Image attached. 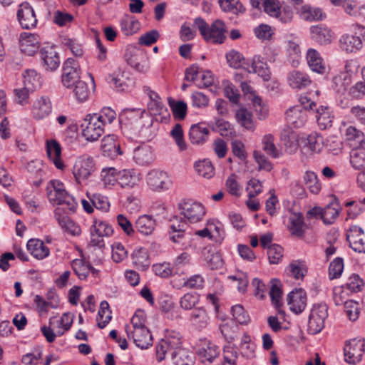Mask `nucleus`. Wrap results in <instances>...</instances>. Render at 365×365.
I'll use <instances>...</instances> for the list:
<instances>
[{"instance_id": "f257e3e1", "label": "nucleus", "mask_w": 365, "mask_h": 365, "mask_svg": "<svg viewBox=\"0 0 365 365\" xmlns=\"http://www.w3.org/2000/svg\"><path fill=\"white\" fill-rule=\"evenodd\" d=\"M48 201L53 205H58L54 210V217L58 225L68 233L73 236L80 235L81 227L69 215L76 212L77 201L65 189L63 184L58 180H51L46 187Z\"/></svg>"}, {"instance_id": "f03ea898", "label": "nucleus", "mask_w": 365, "mask_h": 365, "mask_svg": "<svg viewBox=\"0 0 365 365\" xmlns=\"http://www.w3.org/2000/svg\"><path fill=\"white\" fill-rule=\"evenodd\" d=\"M181 337L179 333L171 331L166 334L156 345V358L158 361H162L167 356L174 365H192L194 355L187 349L182 348Z\"/></svg>"}, {"instance_id": "7ed1b4c3", "label": "nucleus", "mask_w": 365, "mask_h": 365, "mask_svg": "<svg viewBox=\"0 0 365 365\" xmlns=\"http://www.w3.org/2000/svg\"><path fill=\"white\" fill-rule=\"evenodd\" d=\"M194 26L197 28L200 34L207 42L215 44L224 43L227 36V28L224 21L217 19L210 26L202 18L197 17L194 20Z\"/></svg>"}, {"instance_id": "20e7f679", "label": "nucleus", "mask_w": 365, "mask_h": 365, "mask_svg": "<svg viewBox=\"0 0 365 365\" xmlns=\"http://www.w3.org/2000/svg\"><path fill=\"white\" fill-rule=\"evenodd\" d=\"M328 317V307L325 304H314L309 316L307 331L310 334L319 333L324 327Z\"/></svg>"}, {"instance_id": "39448f33", "label": "nucleus", "mask_w": 365, "mask_h": 365, "mask_svg": "<svg viewBox=\"0 0 365 365\" xmlns=\"http://www.w3.org/2000/svg\"><path fill=\"white\" fill-rule=\"evenodd\" d=\"M124 58L128 65L140 73H145L150 68L147 55L134 46L127 47Z\"/></svg>"}, {"instance_id": "423d86ee", "label": "nucleus", "mask_w": 365, "mask_h": 365, "mask_svg": "<svg viewBox=\"0 0 365 365\" xmlns=\"http://www.w3.org/2000/svg\"><path fill=\"white\" fill-rule=\"evenodd\" d=\"M83 136L86 140H97L104 133L103 123L96 119V115L88 114L81 124Z\"/></svg>"}, {"instance_id": "0eeeda50", "label": "nucleus", "mask_w": 365, "mask_h": 365, "mask_svg": "<svg viewBox=\"0 0 365 365\" xmlns=\"http://www.w3.org/2000/svg\"><path fill=\"white\" fill-rule=\"evenodd\" d=\"M180 214L190 223H196L202 220L205 215V208L200 202L192 200H184L178 204Z\"/></svg>"}, {"instance_id": "6e6552de", "label": "nucleus", "mask_w": 365, "mask_h": 365, "mask_svg": "<svg viewBox=\"0 0 365 365\" xmlns=\"http://www.w3.org/2000/svg\"><path fill=\"white\" fill-rule=\"evenodd\" d=\"M81 69L78 63L72 58H67L63 64L61 82L63 85L71 88L80 81Z\"/></svg>"}, {"instance_id": "1a4fd4ad", "label": "nucleus", "mask_w": 365, "mask_h": 365, "mask_svg": "<svg viewBox=\"0 0 365 365\" xmlns=\"http://www.w3.org/2000/svg\"><path fill=\"white\" fill-rule=\"evenodd\" d=\"M146 182L152 190L157 192L168 190L172 185V181L168 173L158 169L151 170L147 174Z\"/></svg>"}, {"instance_id": "9d476101", "label": "nucleus", "mask_w": 365, "mask_h": 365, "mask_svg": "<svg viewBox=\"0 0 365 365\" xmlns=\"http://www.w3.org/2000/svg\"><path fill=\"white\" fill-rule=\"evenodd\" d=\"M107 81L117 91H127L135 86V80L130 72L121 68L110 74Z\"/></svg>"}, {"instance_id": "9b49d317", "label": "nucleus", "mask_w": 365, "mask_h": 365, "mask_svg": "<svg viewBox=\"0 0 365 365\" xmlns=\"http://www.w3.org/2000/svg\"><path fill=\"white\" fill-rule=\"evenodd\" d=\"M344 351L345 361L350 364H356L361 360L365 352L364 339L350 340L346 344Z\"/></svg>"}, {"instance_id": "f8f14e48", "label": "nucleus", "mask_w": 365, "mask_h": 365, "mask_svg": "<svg viewBox=\"0 0 365 365\" xmlns=\"http://www.w3.org/2000/svg\"><path fill=\"white\" fill-rule=\"evenodd\" d=\"M93 158L88 155H81L76 160L73 174L77 183L80 184L91 175L93 170Z\"/></svg>"}, {"instance_id": "ddd939ff", "label": "nucleus", "mask_w": 365, "mask_h": 365, "mask_svg": "<svg viewBox=\"0 0 365 365\" xmlns=\"http://www.w3.org/2000/svg\"><path fill=\"white\" fill-rule=\"evenodd\" d=\"M16 16L23 29L29 30L36 26L38 21L34 9L28 2H23L19 6Z\"/></svg>"}, {"instance_id": "4468645a", "label": "nucleus", "mask_w": 365, "mask_h": 365, "mask_svg": "<svg viewBox=\"0 0 365 365\" xmlns=\"http://www.w3.org/2000/svg\"><path fill=\"white\" fill-rule=\"evenodd\" d=\"M40 58L43 68L54 71L60 66V56L54 46H46L39 50Z\"/></svg>"}, {"instance_id": "2eb2a0df", "label": "nucleus", "mask_w": 365, "mask_h": 365, "mask_svg": "<svg viewBox=\"0 0 365 365\" xmlns=\"http://www.w3.org/2000/svg\"><path fill=\"white\" fill-rule=\"evenodd\" d=\"M125 331L128 339H133L134 344L141 349H148L153 344L152 335L147 327L130 330L126 325Z\"/></svg>"}, {"instance_id": "dca6fc26", "label": "nucleus", "mask_w": 365, "mask_h": 365, "mask_svg": "<svg viewBox=\"0 0 365 365\" xmlns=\"http://www.w3.org/2000/svg\"><path fill=\"white\" fill-rule=\"evenodd\" d=\"M334 36L331 29L324 24L313 25L310 27V38L319 45L325 46L331 43Z\"/></svg>"}, {"instance_id": "f3484780", "label": "nucleus", "mask_w": 365, "mask_h": 365, "mask_svg": "<svg viewBox=\"0 0 365 365\" xmlns=\"http://www.w3.org/2000/svg\"><path fill=\"white\" fill-rule=\"evenodd\" d=\"M141 175L135 169H124L117 172V183L123 188L131 189L138 185Z\"/></svg>"}, {"instance_id": "a211bd4d", "label": "nucleus", "mask_w": 365, "mask_h": 365, "mask_svg": "<svg viewBox=\"0 0 365 365\" xmlns=\"http://www.w3.org/2000/svg\"><path fill=\"white\" fill-rule=\"evenodd\" d=\"M289 309L295 314L302 313L307 307V294L302 289L292 291L287 296Z\"/></svg>"}, {"instance_id": "6ab92c4d", "label": "nucleus", "mask_w": 365, "mask_h": 365, "mask_svg": "<svg viewBox=\"0 0 365 365\" xmlns=\"http://www.w3.org/2000/svg\"><path fill=\"white\" fill-rule=\"evenodd\" d=\"M346 238L350 247L358 252H365V240L364 239V231L361 227L357 225L350 227Z\"/></svg>"}, {"instance_id": "aec40b11", "label": "nucleus", "mask_w": 365, "mask_h": 365, "mask_svg": "<svg viewBox=\"0 0 365 365\" xmlns=\"http://www.w3.org/2000/svg\"><path fill=\"white\" fill-rule=\"evenodd\" d=\"M38 49V36L26 32L21 34L20 50L22 53L32 56Z\"/></svg>"}, {"instance_id": "412c9836", "label": "nucleus", "mask_w": 365, "mask_h": 365, "mask_svg": "<svg viewBox=\"0 0 365 365\" xmlns=\"http://www.w3.org/2000/svg\"><path fill=\"white\" fill-rule=\"evenodd\" d=\"M188 135L191 143L202 145L208 140L210 130L203 123H199L191 125Z\"/></svg>"}, {"instance_id": "4be33fe9", "label": "nucleus", "mask_w": 365, "mask_h": 365, "mask_svg": "<svg viewBox=\"0 0 365 365\" xmlns=\"http://www.w3.org/2000/svg\"><path fill=\"white\" fill-rule=\"evenodd\" d=\"M170 222L169 238L174 243H180L185 237V231L188 227L187 223L185 220L178 217H174Z\"/></svg>"}, {"instance_id": "5701e85b", "label": "nucleus", "mask_w": 365, "mask_h": 365, "mask_svg": "<svg viewBox=\"0 0 365 365\" xmlns=\"http://www.w3.org/2000/svg\"><path fill=\"white\" fill-rule=\"evenodd\" d=\"M46 153L56 168L64 169L65 165L61 159V148L56 140L52 139L46 141Z\"/></svg>"}, {"instance_id": "b1692460", "label": "nucleus", "mask_w": 365, "mask_h": 365, "mask_svg": "<svg viewBox=\"0 0 365 365\" xmlns=\"http://www.w3.org/2000/svg\"><path fill=\"white\" fill-rule=\"evenodd\" d=\"M101 150L104 156L115 158L122 154L119 143L115 135L105 136L101 142Z\"/></svg>"}, {"instance_id": "393cba45", "label": "nucleus", "mask_w": 365, "mask_h": 365, "mask_svg": "<svg viewBox=\"0 0 365 365\" xmlns=\"http://www.w3.org/2000/svg\"><path fill=\"white\" fill-rule=\"evenodd\" d=\"M341 207L338 198L332 195L331 200L323 209V222L325 225H331L339 217Z\"/></svg>"}, {"instance_id": "a878e982", "label": "nucleus", "mask_w": 365, "mask_h": 365, "mask_svg": "<svg viewBox=\"0 0 365 365\" xmlns=\"http://www.w3.org/2000/svg\"><path fill=\"white\" fill-rule=\"evenodd\" d=\"M286 119L289 124L294 128H300L304 125L307 116L305 110L301 106H295L288 109L286 112Z\"/></svg>"}, {"instance_id": "bb28decb", "label": "nucleus", "mask_w": 365, "mask_h": 365, "mask_svg": "<svg viewBox=\"0 0 365 365\" xmlns=\"http://www.w3.org/2000/svg\"><path fill=\"white\" fill-rule=\"evenodd\" d=\"M362 46V41L359 36L346 34L339 38L340 48L348 53L359 51Z\"/></svg>"}, {"instance_id": "cd10ccee", "label": "nucleus", "mask_w": 365, "mask_h": 365, "mask_svg": "<svg viewBox=\"0 0 365 365\" xmlns=\"http://www.w3.org/2000/svg\"><path fill=\"white\" fill-rule=\"evenodd\" d=\"M247 71L249 73H257L264 81H269L270 78L269 68L263 58L259 56H255L250 60V68Z\"/></svg>"}, {"instance_id": "c85d7f7f", "label": "nucleus", "mask_w": 365, "mask_h": 365, "mask_svg": "<svg viewBox=\"0 0 365 365\" xmlns=\"http://www.w3.org/2000/svg\"><path fill=\"white\" fill-rule=\"evenodd\" d=\"M28 251L37 259H43L50 254L49 249L44 245L43 242L38 239H30L26 244Z\"/></svg>"}, {"instance_id": "c756f323", "label": "nucleus", "mask_w": 365, "mask_h": 365, "mask_svg": "<svg viewBox=\"0 0 365 365\" xmlns=\"http://www.w3.org/2000/svg\"><path fill=\"white\" fill-rule=\"evenodd\" d=\"M287 81L289 86L294 89H302L311 83V80L307 73L295 70L288 73Z\"/></svg>"}, {"instance_id": "7c9ffc66", "label": "nucleus", "mask_w": 365, "mask_h": 365, "mask_svg": "<svg viewBox=\"0 0 365 365\" xmlns=\"http://www.w3.org/2000/svg\"><path fill=\"white\" fill-rule=\"evenodd\" d=\"M288 230L292 236L302 238L304 237L307 225L303 216L298 213L289 217Z\"/></svg>"}, {"instance_id": "2f4dec72", "label": "nucleus", "mask_w": 365, "mask_h": 365, "mask_svg": "<svg viewBox=\"0 0 365 365\" xmlns=\"http://www.w3.org/2000/svg\"><path fill=\"white\" fill-rule=\"evenodd\" d=\"M156 226L155 220L150 215H143L138 217L135 223V227L143 235H150Z\"/></svg>"}, {"instance_id": "473e14b6", "label": "nucleus", "mask_w": 365, "mask_h": 365, "mask_svg": "<svg viewBox=\"0 0 365 365\" xmlns=\"http://www.w3.org/2000/svg\"><path fill=\"white\" fill-rule=\"evenodd\" d=\"M307 60L312 71L322 74L326 68L320 53L314 48H309L307 51Z\"/></svg>"}, {"instance_id": "72a5a7b5", "label": "nucleus", "mask_w": 365, "mask_h": 365, "mask_svg": "<svg viewBox=\"0 0 365 365\" xmlns=\"http://www.w3.org/2000/svg\"><path fill=\"white\" fill-rule=\"evenodd\" d=\"M133 158L140 165L150 164L153 160L151 148L145 144L137 147L133 151Z\"/></svg>"}, {"instance_id": "f704fd0d", "label": "nucleus", "mask_w": 365, "mask_h": 365, "mask_svg": "<svg viewBox=\"0 0 365 365\" xmlns=\"http://www.w3.org/2000/svg\"><path fill=\"white\" fill-rule=\"evenodd\" d=\"M51 110L52 107L49 99L41 97L34 103L32 113L35 118L43 119L50 114Z\"/></svg>"}, {"instance_id": "c9c22d12", "label": "nucleus", "mask_w": 365, "mask_h": 365, "mask_svg": "<svg viewBox=\"0 0 365 365\" xmlns=\"http://www.w3.org/2000/svg\"><path fill=\"white\" fill-rule=\"evenodd\" d=\"M189 320L196 329H202L207 325L209 317L205 309L198 307L191 312Z\"/></svg>"}, {"instance_id": "e433bc0d", "label": "nucleus", "mask_w": 365, "mask_h": 365, "mask_svg": "<svg viewBox=\"0 0 365 365\" xmlns=\"http://www.w3.org/2000/svg\"><path fill=\"white\" fill-rule=\"evenodd\" d=\"M317 121L321 129L325 130L331 127L334 115L328 106H320L317 109Z\"/></svg>"}, {"instance_id": "4c0bfd02", "label": "nucleus", "mask_w": 365, "mask_h": 365, "mask_svg": "<svg viewBox=\"0 0 365 365\" xmlns=\"http://www.w3.org/2000/svg\"><path fill=\"white\" fill-rule=\"evenodd\" d=\"M132 259L135 266L141 270L147 269L150 264L149 255L145 248L140 247L135 250L132 254Z\"/></svg>"}, {"instance_id": "58836bf2", "label": "nucleus", "mask_w": 365, "mask_h": 365, "mask_svg": "<svg viewBox=\"0 0 365 365\" xmlns=\"http://www.w3.org/2000/svg\"><path fill=\"white\" fill-rule=\"evenodd\" d=\"M226 59L230 66L234 68H243L245 70H249L250 60H246L239 51H230L226 54Z\"/></svg>"}, {"instance_id": "ea45409f", "label": "nucleus", "mask_w": 365, "mask_h": 365, "mask_svg": "<svg viewBox=\"0 0 365 365\" xmlns=\"http://www.w3.org/2000/svg\"><path fill=\"white\" fill-rule=\"evenodd\" d=\"M299 13L302 19L309 21L322 20L326 16L322 9L312 8L307 4L302 6Z\"/></svg>"}, {"instance_id": "a19ab883", "label": "nucleus", "mask_w": 365, "mask_h": 365, "mask_svg": "<svg viewBox=\"0 0 365 365\" xmlns=\"http://www.w3.org/2000/svg\"><path fill=\"white\" fill-rule=\"evenodd\" d=\"M197 353L201 358L211 362L218 355L219 348L210 341H205L197 348Z\"/></svg>"}, {"instance_id": "79ce46f5", "label": "nucleus", "mask_w": 365, "mask_h": 365, "mask_svg": "<svg viewBox=\"0 0 365 365\" xmlns=\"http://www.w3.org/2000/svg\"><path fill=\"white\" fill-rule=\"evenodd\" d=\"M107 301L103 300L100 304V308L96 317L97 326L100 329H103L112 319L111 312Z\"/></svg>"}, {"instance_id": "37998d69", "label": "nucleus", "mask_w": 365, "mask_h": 365, "mask_svg": "<svg viewBox=\"0 0 365 365\" xmlns=\"http://www.w3.org/2000/svg\"><path fill=\"white\" fill-rule=\"evenodd\" d=\"M303 180L304 184L312 193L317 195L320 192L322 188L321 184L314 172L309 170L306 171L303 176Z\"/></svg>"}, {"instance_id": "c03bdc74", "label": "nucleus", "mask_w": 365, "mask_h": 365, "mask_svg": "<svg viewBox=\"0 0 365 365\" xmlns=\"http://www.w3.org/2000/svg\"><path fill=\"white\" fill-rule=\"evenodd\" d=\"M212 130L220 133L222 137H233L235 135V130L232 125L223 119L216 120L212 128Z\"/></svg>"}, {"instance_id": "a18cd8bd", "label": "nucleus", "mask_w": 365, "mask_h": 365, "mask_svg": "<svg viewBox=\"0 0 365 365\" xmlns=\"http://www.w3.org/2000/svg\"><path fill=\"white\" fill-rule=\"evenodd\" d=\"M195 168L198 175L205 178L210 179L215 175V168L207 159L195 163Z\"/></svg>"}, {"instance_id": "49530a36", "label": "nucleus", "mask_w": 365, "mask_h": 365, "mask_svg": "<svg viewBox=\"0 0 365 365\" xmlns=\"http://www.w3.org/2000/svg\"><path fill=\"white\" fill-rule=\"evenodd\" d=\"M24 84L25 86L31 89V91L41 86L40 77L37 72L34 69H27L23 73Z\"/></svg>"}, {"instance_id": "de8ad7c7", "label": "nucleus", "mask_w": 365, "mask_h": 365, "mask_svg": "<svg viewBox=\"0 0 365 365\" xmlns=\"http://www.w3.org/2000/svg\"><path fill=\"white\" fill-rule=\"evenodd\" d=\"M205 260L211 269H217L223 265L222 257L220 253L212 250L203 251Z\"/></svg>"}, {"instance_id": "09e8293b", "label": "nucleus", "mask_w": 365, "mask_h": 365, "mask_svg": "<svg viewBox=\"0 0 365 365\" xmlns=\"http://www.w3.org/2000/svg\"><path fill=\"white\" fill-rule=\"evenodd\" d=\"M346 135L347 140L352 142L351 145L356 148L362 146L365 143L364 133L353 126H349L346 129Z\"/></svg>"}, {"instance_id": "8fccbe9b", "label": "nucleus", "mask_w": 365, "mask_h": 365, "mask_svg": "<svg viewBox=\"0 0 365 365\" xmlns=\"http://www.w3.org/2000/svg\"><path fill=\"white\" fill-rule=\"evenodd\" d=\"M168 103L175 119L181 120L185 118L187 108L186 103L183 101L175 102L171 98H169Z\"/></svg>"}, {"instance_id": "3c124183", "label": "nucleus", "mask_w": 365, "mask_h": 365, "mask_svg": "<svg viewBox=\"0 0 365 365\" xmlns=\"http://www.w3.org/2000/svg\"><path fill=\"white\" fill-rule=\"evenodd\" d=\"M220 329L226 341L231 343L237 337L239 327L235 322H229L222 324Z\"/></svg>"}, {"instance_id": "603ef678", "label": "nucleus", "mask_w": 365, "mask_h": 365, "mask_svg": "<svg viewBox=\"0 0 365 365\" xmlns=\"http://www.w3.org/2000/svg\"><path fill=\"white\" fill-rule=\"evenodd\" d=\"M282 290L281 289V284L277 279H272V284L269 290V296L272 304L277 309H279L282 304Z\"/></svg>"}, {"instance_id": "864d4df0", "label": "nucleus", "mask_w": 365, "mask_h": 365, "mask_svg": "<svg viewBox=\"0 0 365 365\" xmlns=\"http://www.w3.org/2000/svg\"><path fill=\"white\" fill-rule=\"evenodd\" d=\"M364 285V280L360 277V276L357 274H352L342 287L348 292L354 293L360 292Z\"/></svg>"}, {"instance_id": "5fc2aeb1", "label": "nucleus", "mask_w": 365, "mask_h": 365, "mask_svg": "<svg viewBox=\"0 0 365 365\" xmlns=\"http://www.w3.org/2000/svg\"><path fill=\"white\" fill-rule=\"evenodd\" d=\"M287 272L296 279H302L307 273L304 262L294 261L287 268Z\"/></svg>"}, {"instance_id": "6e6d98bb", "label": "nucleus", "mask_w": 365, "mask_h": 365, "mask_svg": "<svg viewBox=\"0 0 365 365\" xmlns=\"http://www.w3.org/2000/svg\"><path fill=\"white\" fill-rule=\"evenodd\" d=\"M74 86L73 93L76 100L80 103L87 101L91 93L88 84L80 80Z\"/></svg>"}, {"instance_id": "4d7b16f0", "label": "nucleus", "mask_w": 365, "mask_h": 365, "mask_svg": "<svg viewBox=\"0 0 365 365\" xmlns=\"http://www.w3.org/2000/svg\"><path fill=\"white\" fill-rule=\"evenodd\" d=\"M87 196L96 209L104 212L108 211L110 203L108 197L98 193H93L91 195L90 193H87Z\"/></svg>"}, {"instance_id": "13d9d810", "label": "nucleus", "mask_w": 365, "mask_h": 365, "mask_svg": "<svg viewBox=\"0 0 365 365\" xmlns=\"http://www.w3.org/2000/svg\"><path fill=\"white\" fill-rule=\"evenodd\" d=\"M120 26L123 33L126 35H132L135 33L139 28V22L128 16H125L120 19Z\"/></svg>"}, {"instance_id": "bf43d9fd", "label": "nucleus", "mask_w": 365, "mask_h": 365, "mask_svg": "<svg viewBox=\"0 0 365 365\" xmlns=\"http://www.w3.org/2000/svg\"><path fill=\"white\" fill-rule=\"evenodd\" d=\"M274 136L271 134L265 135L262 138L263 150L269 155L274 158H278L281 153L274 143Z\"/></svg>"}, {"instance_id": "052dcab7", "label": "nucleus", "mask_w": 365, "mask_h": 365, "mask_svg": "<svg viewBox=\"0 0 365 365\" xmlns=\"http://www.w3.org/2000/svg\"><path fill=\"white\" fill-rule=\"evenodd\" d=\"M170 136L175 140L180 151H184L187 149V144L184 139L183 130L182 125L180 123H176L170 131Z\"/></svg>"}, {"instance_id": "680f3d73", "label": "nucleus", "mask_w": 365, "mask_h": 365, "mask_svg": "<svg viewBox=\"0 0 365 365\" xmlns=\"http://www.w3.org/2000/svg\"><path fill=\"white\" fill-rule=\"evenodd\" d=\"M93 115H96V119L103 123V127L108 124H111L116 118L115 111L110 107H104L98 113H93Z\"/></svg>"}, {"instance_id": "e2e57ef3", "label": "nucleus", "mask_w": 365, "mask_h": 365, "mask_svg": "<svg viewBox=\"0 0 365 365\" xmlns=\"http://www.w3.org/2000/svg\"><path fill=\"white\" fill-rule=\"evenodd\" d=\"M349 83V76L347 73H341L333 77L331 86L337 93H342L347 89Z\"/></svg>"}, {"instance_id": "0e129e2a", "label": "nucleus", "mask_w": 365, "mask_h": 365, "mask_svg": "<svg viewBox=\"0 0 365 365\" xmlns=\"http://www.w3.org/2000/svg\"><path fill=\"white\" fill-rule=\"evenodd\" d=\"M237 122L244 128L248 130H253L255 128L252 118V114L247 109H240L236 113Z\"/></svg>"}, {"instance_id": "69168bd1", "label": "nucleus", "mask_w": 365, "mask_h": 365, "mask_svg": "<svg viewBox=\"0 0 365 365\" xmlns=\"http://www.w3.org/2000/svg\"><path fill=\"white\" fill-rule=\"evenodd\" d=\"M231 312L235 320L240 324H247L250 321L248 313L241 304H236L231 309Z\"/></svg>"}, {"instance_id": "338daca9", "label": "nucleus", "mask_w": 365, "mask_h": 365, "mask_svg": "<svg viewBox=\"0 0 365 365\" xmlns=\"http://www.w3.org/2000/svg\"><path fill=\"white\" fill-rule=\"evenodd\" d=\"M91 229H93L98 235L103 237H109L113 233V227L106 221L95 219Z\"/></svg>"}, {"instance_id": "774afa93", "label": "nucleus", "mask_w": 365, "mask_h": 365, "mask_svg": "<svg viewBox=\"0 0 365 365\" xmlns=\"http://www.w3.org/2000/svg\"><path fill=\"white\" fill-rule=\"evenodd\" d=\"M350 163L356 170H363L365 168V153L362 150L354 149L351 151L350 155Z\"/></svg>"}]
</instances>
